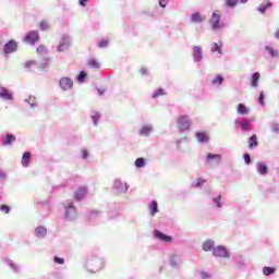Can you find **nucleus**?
<instances>
[{
	"label": "nucleus",
	"mask_w": 279,
	"mask_h": 279,
	"mask_svg": "<svg viewBox=\"0 0 279 279\" xmlns=\"http://www.w3.org/2000/svg\"><path fill=\"white\" fill-rule=\"evenodd\" d=\"M62 206L63 220L68 222L76 221L77 217H80V213L77 211V207H75V203L73 201H64Z\"/></svg>",
	"instance_id": "nucleus-1"
},
{
	"label": "nucleus",
	"mask_w": 279,
	"mask_h": 279,
	"mask_svg": "<svg viewBox=\"0 0 279 279\" xmlns=\"http://www.w3.org/2000/svg\"><path fill=\"white\" fill-rule=\"evenodd\" d=\"M104 258L97 254H92L87 257L85 262V269L89 271V274H97V271H101L104 269Z\"/></svg>",
	"instance_id": "nucleus-2"
},
{
	"label": "nucleus",
	"mask_w": 279,
	"mask_h": 279,
	"mask_svg": "<svg viewBox=\"0 0 279 279\" xmlns=\"http://www.w3.org/2000/svg\"><path fill=\"white\" fill-rule=\"evenodd\" d=\"M209 25L214 31L223 29L226 27V25L221 23V11L216 10L213 12L211 17L209 19Z\"/></svg>",
	"instance_id": "nucleus-3"
},
{
	"label": "nucleus",
	"mask_w": 279,
	"mask_h": 279,
	"mask_svg": "<svg viewBox=\"0 0 279 279\" xmlns=\"http://www.w3.org/2000/svg\"><path fill=\"white\" fill-rule=\"evenodd\" d=\"M234 125L238 130H241L242 134H247V132H252L254 126H252V121L247 118L236 119L234 121Z\"/></svg>",
	"instance_id": "nucleus-4"
},
{
	"label": "nucleus",
	"mask_w": 279,
	"mask_h": 279,
	"mask_svg": "<svg viewBox=\"0 0 279 279\" xmlns=\"http://www.w3.org/2000/svg\"><path fill=\"white\" fill-rule=\"evenodd\" d=\"M179 132H186L191 128V118L189 116H180L177 119Z\"/></svg>",
	"instance_id": "nucleus-5"
},
{
	"label": "nucleus",
	"mask_w": 279,
	"mask_h": 279,
	"mask_svg": "<svg viewBox=\"0 0 279 279\" xmlns=\"http://www.w3.org/2000/svg\"><path fill=\"white\" fill-rule=\"evenodd\" d=\"M112 189L119 195H124V193H128V189H130V185L128 183H124L123 181H121V179H116L113 181Z\"/></svg>",
	"instance_id": "nucleus-6"
},
{
	"label": "nucleus",
	"mask_w": 279,
	"mask_h": 279,
	"mask_svg": "<svg viewBox=\"0 0 279 279\" xmlns=\"http://www.w3.org/2000/svg\"><path fill=\"white\" fill-rule=\"evenodd\" d=\"M69 49H71V37L63 35L59 41L57 50L59 53H64V51H69Z\"/></svg>",
	"instance_id": "nucleus-7"
},
{
	"label": "nucleus",
	"mask_w": 279,
	"mask_h": 279,
	"mask_svg": "<svg viewBox=\"0 0 279 279\" xmlns=\"http://www.w3.org/2000/svg\"><path fill=\"white\" fill-rule=\"evenodd\" d=\"M38 40H40V35H38V31H31L24 37V43L31 45L32 47H34L36 43H38Z\"/></svg>",
	"instance_id": "nucleus-8"
},
{
	"label": "nucleus",
	"mask_w": 279,
	"mask_h": 279,
	"mask_svg": "<svg viewBox=\"0 0 279 279\" xmlns=\"http://www.w3.org/2000/svg\"><path fill=\"white\" fill-rule=\"evenodd\" d=\"M213 256L216 258H230V251L223 245H218L214 248Z\"/></svg>",
	"instance_id": "nucleus-9"
},
{
	"label": "nucleus",
	"mask_w": 279,
	"mask_h": 279,
	"mask_svg": "<svg viewBox=\"0 0 279 279\" xmlns=\"http://www.w3.org/2000/svg\"><path fill=\"white\" fill-rule=\"evenodd\" d=\"M17 50H19V44L14 39L9 40L3 47L4 56H10V53H15V51Z\"/></svg>",
	"instance_id": "nucleus-10"
},
{
	"label": "nucleus",
	"mask_w": 279,
	"mask_h": 279,
	"mask_svg": "<svg viewBox=\"0 0 279 279\" xmlns=\"http://www.w3.org/2000/svg\"><path fill=\"white\" fill-rule=\"evenodd\" d=\"M59 86L61 90H71V88H73V80L69 77H62L59 81Z\"/></svg>",
	"instance_id": "nucleus-11"
},
{
	"label": "nucleus",
	"mask_w": 279,
	"mask_h": 279,
	"mask_svg": "<svg viewBox=\"0 0 279 279\" xmlns=\"http://www.w3.org/2000/svg\"><path fill=\"white\" fill-rule=\"evenodd\" d=\"M192 56H193L194 62H202V60H204V51L202 50V47L194 46Z\"/></svg>",
	"instance_id": "nucleus-12"
},
{
	"label": "nucleus",
	"mask_w": 279,
	"mask_h": 279,
	"mask_svg": "<svg viewBox=\"0 0 279 279\" xmlns=\"http://www.w3.org/2000/svg\"><path fill=\"white\" fill-rule=\"evenodd\" d=\"M0 99H3V101H12L14 94H12L10 89L0 86Z\"/></svg>",
	"instance_id": "nucleus-13"
},
{
	"label": "nucleus",
	"mask_w": 279,
	"mask_h": 279,
	"mask_svg": "<svg viewBox=\"0 0 279 279\" xmlns=\"http://www.w3.org/2000/svg\"><path fill=\"white\" fill-rule=\"evenodd\" d=\"M221 155L219 154H207L206 156V162H208V165H219V162H221Z\"/></svg>",
	"instance_id": "nucleus-14"
},
{
	"label": "nucleus",
	"mask_w": 279,
	"mask_h": 279,
	"mask_svg": "<svg viewBox=\"0 0 279 279\" xmlns=\"http://www.w3.org/2000/svg\"><path fill=\"white\" fill-rule=\"evenodd\" d=\"M87 221H97L101 217V211L90 209L85 215Z\"/></svg>",
	"instance_id": "nucleus-15"
},
{
	"label": "nucleus",
	"mask_w": 279,
	"mask_h": 279,
	"mask_svg": "<svg viewBox=\"0 0 279 279\" xmlns=\"http://www.w3.org/2000/svg\"><path fill=\"white\" fill-rule=\"evenodd\" d=\"M154 234L155 239H159V241H163V243H171V241H173V238H171V235H167L159 230L155 229Z\"/></svg>",
	"instance_id": "nucleus-16"
},
{
	"label": "nucleus",
	"mask_w": 279,
	"mask_h": 279,
	"mask_svg": "<svg viewBox=\"0 0 279 279\" xmlns=\"http://www.w3.org/2000/svg\"><path fill=\"white\" fill-rule=\"evenodd\" d=\"M256 171L259 175H267V173H269V167L263 161H258L256 163Z\"/></svg>",
	"instance_id": "nucleus-17"
},
{
	"label": "nucleus",
	"mask_w": 279,
	"mask_h": 279,
	"mask_svg": "<svg viewBox=\"0 0 279 279\" xmlns=\"http://www.w3.org/2000/svg\"><path fill=\"white\" fill-rule=\"evenodd\" d=\"M36 239H45L47 236V227L38 226L34 232Z\"/></svg>",
	"instance_id": "nucleus-18"
},
{
	"label": "nucleus",
	"mask_w": 279,
	"mask_h": 279,
	"mask_svg": "<svg viewBox=\"0 0 279 279\" xmlns=\"http://www.w3.org/2000/svg\"><path fill=\"white\" fill-rule=\"evenodd\" d=\"M151 132H154V125L146 124L140 129L138 134H140V136H149L151 134Z\"/></svg>",
	"instance_id": "nucleus-19"
},
{
	"label": "nucleus",
	"mask_w": 279,
	"mask_h": 279,
	"mask_svg": "<svg viewBox=\"0 0 279 279\" xmlns=\"http://www.w3.org/2000/svg\"><path fill=\"white\" fill-rule=\"evenodd\" d=\"M223 47V41L213 43L210 45L211 53H219L220 56L223 54L221 48Z\"/></svg>",
	"instance_id": "nucleus-20"
},
{
	"label": "nucleus",
	"mask_w": 279,
	"mask_h": 279,
	"mask_svg": "<svg viewBox=\"0 0 279 279\" xmlns=\"http://www.w3.org/2000/svg\"><path fill=\"white\" fill-rule=\"evenodd\" d=\"M86 193H88V190L86 187H80L74 193V199H76V202H82V199L86 197Z\"/></svg>",
	"instance_id": "nucleus-21"
},
{
	"label": "nucleus",
	"mask_w": 279,
	"mask_h": 279,
	"mask_svg": "<svg viewBox=\"0 0 279 279\" xmlns=\"http://www.w3.org/2000/svg\"><path fill=\"white\" fill-rule=\"evenodd\" d=\"M236 112L238 114H241V117H247L250 114V108L245 106V104H239L236 106Z\"/></svg>",
	"instance_id": "nucleus-22"
},
{
	"label": "nucleus",
	"mask_w": 279,
	"mask_h": 279,
	"mask_svg": "<svg viewBox=\"0 0 279 279\" xmlns=\"http://www.w3.org/2000/svg\"><path fill=\"white\" fill-rule=\"evenodd\" d=\"M206 21V15H201L199 12H195L191 15L192 23H204Z\"/></svg>",
	"instance_id": "nucleus-23"
},
{
	"label": "nucleus",
	"mask_w": 279,
	"mask_h": 279,
	"mask_svg": "<svg viewBox=\"0 0 279 279\" xmlns=\"http://www.w3.org/2000/svg\"><path fill=\"white\" fill-rule=\"evenodd\" d=\"M215 241L213 240H207L203 243V250L204 252H215Z\"/></svg>",
	"instance_id": "nucleus-24"
},
{
	"label": "nucleus",
	"mask_w": 279,
	"mask_h": 279,
	"mask_svg": "<svg viewBox=\"0 0 279 279\" xmlns=\"http://www.w3.org/2000/svg\"><path fill=\"white\" fill-rule=\"evenodd\" d=\"M148 209L150 217H156V214L158 213V202L151 201V203L148 205Z\"/></svg>",
	"instance_id": "nucleus-25"
},
{
	"label": "nucleus",
	"mask_w": 279,
	"mask_h": 279,
	"mask_svg": "<svg viewBox=\"0 0 279 279\" xmlns=\"http://www.w3.org/2000/svg\"><path fill=\"white\" fill-rule=\"evenodd\" d=\"M259 80H260V73L259 72H255V73L252 74V78H251L252 88H258Z\"/></svg>",
	"instance_id": "nucleus-26"
},
{
	"label": "nucleus",
	"mask_w": 279,
	"mask_h": 279,
	"mask_svg": "<svg viewBox=\"0 0 279 279\" xmlns=\"http://www.w3.org/2000/svg\"><path fill=\"white\" fill-rule=\"evenodd\" d=\"M274 5L270 1H266L257 7V12H260V14H265L269 8Z\"/></svg>",
	"instance_id": "nucleus-27"
},
{
	"label": "nucleus",
	"mask_w": 279,
	"mask_h": 279,
	"mask_svg": "<svg viewBox=\"0 0 279 279\" xmlns=\"http://www.w3.org/2000/svg\"><path fill=\"white\" fill-rule=\"evenodd\" d=\"M256 147H258V136H256V134H253L248 138V149H254Z\"/></svg>",
	"instance_id": "nucleus-28"
},
{
	"label": "nucleus",
	"mask_w": 279,
	"mask_h": 279,
	"mask_svg": "<svg viewBox=\"0 0 279 279\" xmlns=\"http://www.w3.org/2000/svg\"><path fill=\"white\" fill-rule=\"evenodd\" d=\"M29 160H32V153L31 151L24 153L21 161L22 166L29 167Z\"/></svg>",
	"instance_id": "nucleus-29"
},
{
	"label": "nucleus",
	"mask_w": 279,
	"mask_h": 279,
	"mask_svg": "<svg viewBox=\"0 0 279 279\" xmlns=\"http://www.w3.org/2000/svg\"><path fill=\"white\" fill-rule=\"evenodd\" d=\"M222 197L223 196L220 194L213 198L215 208H218V209L223 208V203L221 202Z\"/></svg>",
	"instance_id": "nucleus-30"
},
{
	"label": "nucleus",
	"mask_w": 279,
	"mask_h": 279,
	"mask_svg": "<svg viewBox=\"0 0 279 279\" xmlns=\"http://www.w3.org/2000/svg\"><path fill=\"white\" fill-rule=\"evenodd\" d=\"M234 260H235V267H238V269H243V267H245V257L236 256Z\"/></svg>",
	"instance_id": "nucleus-31"
},
{
	"label": "nucleus",
	"mask_w": 279,
	"mask_h": 279,
	"mask_svg": "<svg viewBox=\"0 0 279 279\" xmlns=\"http://www.w3.org/2000/svg\"><path fill=\"white\" fill-rule=\"evenodd\" d=\"M7 265L14 271L15 274H19L21 271V268L19 265L12 262V259H5Z\"/></svg>",
	"instance_id": "nucleus-32"
},
{
	"label": "nucleus",
	"mask_w": 279,
	"mask_h": 279,
	"mask_svg": "<svg viewBox=\"0 0 279 279\" xmlns=\"http://www.w3.org/2000/svg\"><path fill=\"white\" fill-rule=\"evenodd\" d=\"M169 263L171 267H173L174 269H178V267H180V257L172 255L170 256Z\"/></svg>",
	"instance_id": "nucleus-33"
},
{
	"label": "nucleus",
	"mask_w": 279,
	"mask_h": 279,
	"mask_svg": "<svg viewBox=\"0 0 279 279\" xmlns=\"http://www.w3.org/2000/svg\"><path fill=\"white\" fill-rule=\"evenodd\" d=\"M92 120L94 125H99V119H101V113L99 111H92Z\"/></svg>",
	"instance_id": "nucleus-34"
},
{
	"label": "nucleus",
	"mask_w": 279,
	"mask_h": 279,
	"mask_svg": "<svg viewBox=\"0 0 279 279\" xmlns=\"http://www.w3.org/2000/svg\"><path fill=\"white\" fill-rule=\"evenodd\" d=\"M14 141H16V136H14L13 134H7L5 140L2 141V145L4 146L12 145Z\"/></svg>",
	"instance_id": "nucleus-35"
},
{
	"label": "nucleus",
	"mask_w": 279,
	"mask_h": 279,
	"mask_svg": "<svg viewBox=\"0 0 279 279\" xmlns=\"http://www.w3.org/2000/svg\"><path fill=\"white\" fill-rule=\"evenodd\" d=\"M196 138L198 143H208V135L204 132H196Z\"/></svg>",
	"instance_id": "nucleus-36"
},
{
	"label": "nucleus",
	"mask_w": 279,
	"mask_h": 279,
	"mask_svg": "<svg viewBox=\"0 0 279 279\" xmlns=\"http://www.w3.org/2000/svg\"><path fill=\"white\" fill-rule=\"evenodd\" d=\"M25 104H28L29 108L34 110L36 108V96H28V98L24 99Z\"/></svg>",
	"instance_id": "nucleus-37"
},
{
	"label": "nucleus",
	"mask_w": 279,
	"mask_h": 279,
	"mask_svg": "<svg viewBox=\"0 0 279 279\" xmlns=\"http://www.w3.org/2000/svg\"><path fill=\"white\" fill-rule=\"evenodd\" d=\"M265 50L267 51L270 58H278V50L274 49L271 46H265Z\"/></svg>",
	"instance_id": "nucleus-38"
},
{
	"label": "nucleus",
	"mask_w": 279,
	"mask_h": 279,
	"mask_svg": "<svg viewBox=\"0 0 279 279\" xmlns=\"http://www.w3.org/2000/svg\"><path fill=\"white\" fill-rule=\"evenodd\" d=\"M239 4V0H225V8H229L230 10H234Z\"/></svg>",
	"instance_id": "nucleus-39"
},
{
	"label": "nucleus",
	"mask_w": 279,
	"mask_h": 279,
	"mask_svg": "<svg viewBox=\"0 0 279 279\" xmlns=\"http://www.w3.org/2000/svg\"><path fill=\"white\" fill-rule=\"evenodd\" d=\"M206 184V180L202 179V178H197L193 183L192 186H194L195 189H202V185Z\"/></svg>",
	"instance_id": "nucleus-40"
},
{
	"label": "nucleus",
	"mask_w": 279,
	"mask_h": 279,
	"mask_svg": "<svg viewBox=\"0 0 279 279\" xmlns=\"http://www.w3.org/2000/svg\"><path fill=\"white\" fill-rule=\"evenodd\" d=\"M223 77L221 75H217L215 78H213L211 84L213 86H221L223 84Z\"/></svg>",
	"instance_id": "nucleus-41"
},
{
	"label": "nucleus",
	"mask_w": 279,
	"mask_h": 279,
	"mask_svg": "<svg viewBox=\"0 0 279 279\" xmlns=\"http://www.w3.org/2000/svg\"><path fill=\"white\" fill-rule=\"evenodd\" d=\"M263 274H264V276H271L272 274H276V268L269 267V266H265L263 268Z\"/></svg>",
	"instance_id": "nucleus-42"
},
{
	"label": "nucleus",
	"mask_w": 279,
	"mask_h": 279,
	"mask_svg": "<svg viewBox=\"0 0 279 279\" xmlns=\"http://www.w3.org/2000/svg\"><path fill=\"white\" fill-rule=\"evenodd\" d=\"M87 65L90 66V69H99V66H100L97 59H89L87 62Z\"/></svg>",
	"instance_id": "nucleus-43"
},
{
	"label": "nucleus",
	"mask_w": 279,
	"mask_h": 279,
	"mask_svg": "<svg viewBox=\"0 0 279 279\" xmlns=\"http://www.w3.org/2000/svg\"><path fill=\"white\" fill-rule=\"evenodd\" d=\"M145 158H143V157H140V158H137L136 160H135V167L137 168V169H143V167H145Z\"/></svg>",
	"instance_id": "nucleus-44"
},
{
	"label": "nucleus",
	"mask_w": 279,
	"mask_h": 279,
	"mask_svg": "<svg viewBox=\"0 0 279 279\" xmlns=\"http://www.w3.org/2000/svg\"><path fill=\"white\" fill-rule=\"evenodd\" d=\"M36 51H37L38 56H47V53H48L47 47H45V45L38 46Z\"/></svg>",
	"instance_id": "nucleus-45"
},
{
	"label": "nucleus",
	"mask_w": 279,
	"mask_h": 279,
	"mask_svg": "<svg viewBox=\"0 0 279 279\" xmlns=\"http://www.w3.org/2000/svg\"><path fill=\"white\" fill-rule=\"evenodd\" d=\"M85 80H86V72L81 71L76 77V82H78V84H84Z\"/></svg>",
	"instance_id": "nucleus-46"
},
{
	"label": "nucleus",
	"mask_w": 279,
	"mask_h": 279,
	"mask_svg": "<svg viewBox=\"0 0 279 279\" xmlns=\"http://www.w3.org/2000/svg\"><path fill=\"white\" fill-rule=\"evenodd\" d=\"M162 95H165V89L159 88V89L155 90V93L151 95V98L158 99V97H162Z\"/></svg>",
	"instance_id": "nucleus-47"
},
{
	"label": "nucleus",
	"mask_w": 279,
	"mask_h": 279,
	"mask_svg": "<svg viewBox=\"0 0 279 279\" xmlns=\"http://www.w3.org/2000/svg\"><path fill=\"white\" fill-rule=\"evenodd\" d=\"M49 23L47 21H41L39 24V29L41 32H47V29H49Z\"/></svg>",
	"instance_id": "nucleus-48"
},
{
	"label": "nucleus",
	"mask_w": 279,
	"mask_h": 279,
	"mask_svg": "<svg viewBox=\"0 0 279 279\" xmlns=\"http://www.w3.org/2000/svg\"><path fill=\"white\" fill-rule=\"evenodd\" d=\"M257 102L259 104V106L265 107V92H260L257 98Z\"/></svg>",
	"instance_id": "nucleus-49"
},
{
	"label": "nucleus",
	"mask_w": 279,
	"mask_h": 279,
	"mask_svg": "<svg viewBox=\"0 0 279 279\" xmlns=\"http://www.w3.org/2000/svg\"><path fill=\"white\" fill-rule=\"evenodd\" d=\"M199 275H201V278H202V279H210V278H213V275H210V272H206V271H204V270H202V271L199 272Z\"/></svg>",
	"instance_id": "nucleus-50"
},
{
	"label": "nucleus",
	"mask_w": 279,
	"mask_h": 279,
	"mask_svg": "<svg viewBox=\"0 0 279 279\" xmlns=\"http://www.w3.org/2000/svg\"><path fill=\"white\" fill-rule=\"evenodd\" d=\"M39 69H49V59H44V61L39 64Z\"/></svg>",
	"instance_id": "nucleus-51"
},
{
	"label": "nucleus",
	"mask_w": 279,
	"mask_h": 279,
	"mask_svg": "<svg viewBox=\"0 0 279 279\" xmlns=\"http://www.w3.org/2000/svg\"><path fill=\"white\" fill-rule=\"evenodd\" d=\"M1 213H4L5 215L10 214V206L8 205H2L0 206Z\"/></svg>",
	"instance_id": "nucleus-52"
},
{
	"label": "nucleus",
	"mask_w": 279,
	"mask_h": 279,
	"mask_svg": "<svg viewBox=\"0 0 279 279\" xmlns=\"http://www.w3.org/2000/svg\"><path fill=\"white\" fill-rule=\"evenodd\" d=\"M53 260L57 263V265H64V258L54 256Z\"/></svg>",
	"instance_id": "nucleus-53"
},
{
	"label": "nucleus",
	"mask_w": 279,
	"mask_h": 279,
	"mask_svg": "<svg viewBox=\"0 0 279 279\" xmlns=\"http://www.w3.org/2000/svg\"><path fill=\"white\" fill-rule=\"evenodd\" d=\"M98 47H100V49H106V47H108V40L99 41Z\"/></svg>",
	"instance_id": "nucleus-54"
},
{
	"label": "nucleus",
	"mask_w": 279,
	"mask_h": 279,
	"mask_svg": "<svg viewBox=\"0 0 279 279\" xmlns=\"http://www.w3.org/2000/svg\"><path fill=\"white\" fill-rule=\"evenodd\" d=\"M244 162L246 165H250L252 162V157L250 156V154H244Z\"/></svg>",
	"instance_id": "nucleus-55"
},
{
	"label": "nucleus",
	"mask_w": 279,
	"mask_h": 279,
	"mask_svg": "<svg viewBox=\"0 0 279 279\" xmlns=\"http://www.w3.org/2000/svg\"><path fill=\"white\" fill-rule=\"evenodd\" d=\"M271 132H274L275 134H278L279 132V124L275 123L271 125Z\"/></svg>",
	"instance_id": "nucleus-56"
},
{
	"label": "nucleus",
	"mask_w": 279,
	"mask_h": 279,
	"mask_svg": "<svg viewBox=\"0 0 279 279\" xmlns=\"http://www.w3.org/2000/svg\"><path fill=\"white\" fill-rule=\"evenodd\" d=\"M7 178H8V174L5 172H3V170H0V180L5 181Z\"/></svg>",
	"instance_id": "nucleus-57"
},
{
	"label": "nucleus",
	"mask_w": 279,
	"mask_h": 279,
	"mask_svg": "<svg viewBox=\"0 0 279 279\" xmlns=\"http://www.w3.org/2000/svg\"><path fill=\"white\" fill-rule=\"evenodd\" d=\"M167 3H169V0H159L160 8H167Z\"/></svg>",
	"instance_id": "nucleus-58"
},
{
	"label": "nucleus",
	"mask_w": 279,
	"mask_h": 279,
	"mask_svg": "<svg viewBox=\"0 0 279 279\" xmlns=\"http://www.w3.org/2000/svg\"><path fill=\"white\" fill-rule=\"evenodd\" d=\"M34 64H36V61H27L25 63V66H26V69H32V66H34Z\"/></svg>",
	"instance_id": "nucleus-59"
},
{
	"label": "nucleus",
	"mask_w": 279,
	"mask_h": 279,
	"mask_svg": "<svg viewBox=\"0 0 279 279\" xmlns=\"http://www.w3.org/2000/svg\"><path fill=\"white\" fill-rule=\"evenodd\" d=\"M117 217H119V214L114 211L109 213V219H117Z\"/></svg>",
	"instance_id": "nucleus-60"
},
{
	"label": "nucleus",
	"mask_w": 279,
	"mask_h": 279,
	"mask_svg": "<svg viewBox=\"0 0 279 279\" xmlns=\"http://www.w3.org/2000/svg\"><path fill=\"white\" fill-rule=\"evenodd\" d=\"M82 158H83V160H86V158H88V150L84 149L82 151Z\"/></svg>",
	"instance_id": "nucleus-61"
},
{
	"label": "nucleus",
	"mask_w": 279,
	"mask_h": 279,
	"mask_svg": "<svg viewBox=\"0 0 279 279\" xmlns=\"http://www.w3.org/2000/svg\"><path fill=\"white\" fill-rule=\"evenodd\" d=\"M86 3H88V0H78V4L82 5V8H86Z\"/></svg>",
	"instance_id": "nucleus-62"
},
{
	"label": "nucleus",
	"mask_w": 279,
	"mask_h": 279,
	"mask_svg": "<svg viewBox=\"0 0 279 279\" xmlns=\"http://www.w3.org/2000/svg\"><path fill=\"white\" fill-rule=\"evenodd\" d=\"M140 73H141V75H147L148 70L143 68V69L140 70Z\"/></svg>",
	"instance_id": "nucleus-63"
},
{
	"label": "nucleus",
	"mask_w": 279,
	"mask_h": 279,
	"mask_svg": "<svg viewBox=\"0 0 279 279\" xmlns=\"http://www.w3.org/2000/svg\"><path fill=\"white\" fill-rule=\"evenodd\" d=\"M275 38L279 39V29L275 33Z\"/></svg>",
	"instance_id": "nucleus-64"
}]
</instances>
